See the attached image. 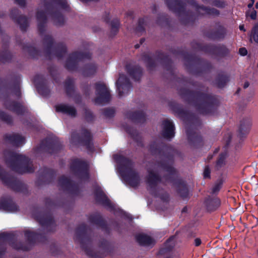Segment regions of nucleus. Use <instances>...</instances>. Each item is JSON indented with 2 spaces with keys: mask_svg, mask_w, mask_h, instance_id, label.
Masks as SVG:
<instances>
[{
  "mask_svg": "<svg viewBox=\"0 0 258 258\" xmlns=\"http://www.w3.org/2000/svg\"><path fill=\"white\" fill-rule=\"evenodd\" d=\"M136 238L137 241L141 245L149 246L155 243V240L153 238L144 234L137 235Z\"/></svg>",
  "mask_w": 258,
  "mask_h": 258,
  "instance_id": "12",
  "label": "nucleus"
},
{
  "mask_svg": "<svg viewBox=\"0 0 258 258\" xmlns=\"http://www.w3.org/2000/svg\"><path fill=\"white\" fill-rule=\"evenodd\" d=\"M112 30L116 31V30L119 26V23L117 20H115L111 22Z\"/></svg>",
  "mask_w": 258,
  "mask_h": 258,
  "instance_id": "37",
  "label": "nucleus"
},
{
  "mask_svg": "<svg viewBox=\"0 0 258 258\" xmlns=\"http://www.w3.org/2000/svg\"><path fill=\"white\" fill-rule=\"evenodd\" d=\"M126 69L129 74L136 80H138L141 76L142 71L139 67L127 66Z\"/></svg>",
  "mask_w": 258,
  "mask_h": 258,
  "instance_id": "17",
  "label": "nucleus"
},
{
  "mask_svg": "<svg viewBox=\"0 0 258 258\" xmlns=\"http://www.w3.org/2000/svg\"><path fill=\"white\" fill-rule=\"evenodd\" d=\"M253 4H254V3H251H251H250V4H249L248 5V7L249 8H251V7H252V6H253Z\"/></svg>",
  "mask_w": 258,
  "mask_h": 258,
  "instance_id": "49",
  "label": "nucleus"
},
{
  "mask_svg": "<svg viewBox=\"0 0 258 258\" xmlns=\"http://www.w3.org/2000/svg\"><path fill=\"white\" fill-rule=\"evenodd\" d=\"M257 67H258V63H257Z\"/></svg>",
  "mask_w": 258,
  "mask_h": 258,
  "instance_id": "62",
  "label": "nucleus"
},
{
  "mask_svg": "<svg viewBox=\"0 0 258 258\" xmlns=\"http://www.w3.org/2000/svg\"><path fill=\"white\" fill-rule=\"evenodd\" d=\"M239 29H240V30L245 31V29L244 28V26L243 25H240L239 26Z\"/></svg>",
  "mask_w": 258,
  "mask_h": 258,
  "instance_id": "48",
  "label": "nucleus"
},
{
  "mask_svg": "<svg viewBox=\"0 0 258 258\" xmlns=\"http://www.w3.org/2000/svg\"><path fill=\"white\" fill-rule=\"evenodd\" d=\"M91 135L87 130L83 131L82 133L81 137L76 133L72 135L71 138V142L73 144H76L80 142H87L91 140Z\"/></svg>",
  "mask_w": 258,
  "mask_h": 258,
  "instance_id": "8",
  "label": "nucleus"
},
{
  "mask_svg": "<svg viewBox=\"0 0 258 258\" xmlns=\"http://www.w3.org/2000/svg\"><path fill=\"white\" fill-rule=\"evenodd\" d=\"M250 40H253L255 43H258V23L256 24L251 30Z\"/></svg>",
  "mask_w": 258,
  "mask_h": 258,
  "instance_id": "22",
  "label": "nucleus"
},
{
  "mask_svg": "<svg viewBox=\"0 0 258 258\" xmlns=\"http://www.w3.org/2000/svg\"><path fill=\"white\" fill-rule=\"evenodd\" d=\"M193 9L198 11L201 15L209 14L213 16L219 15V12L215 9H208L203 7H198L197 5H194Z\"/></svg>",
  "mask_w": 258,
  "mask_h": 258,
  "instance_id": "14",
  "label": "nucleus"
},
{
  "mask_svg": "<svg viewBox=\"0 0 258 258\" xmlns=\"http://www.w3.org/2000/svg\"><path fill=\"white\" fill-rule=\"evenodd\" d=\"M118 162H122L123 166L120 169V173L124 179L131 186L135 187L140 182V178L136 171L133 168V163L126 158L119 157Z\"/></svg>",
  "mask_w": 258,
  "mask_h": 258,
  "instance_id": "2",
  "label": "nucleus"
},
{
  "mask_svg": "<svg viewBox=\"0 0 258 258\" xmlns=\"http://www.w3.org/2000/svg\"><path fill=\"white\" fill-rule=\"evenodd\" d=\"M36 18L38 22V28L41 33L45 30V23L46 22L45 13L43 9L38 10Z\"/></svg>",
  "mask_w": 258,
  "mask_h": 258,
  "instance_id": "11",
  "label": "nucleus"
},
{
  "mask_svg": "<svg viewBox=\"0 0 258 258\" xmlns=\"http://www.w3.org/2000/svg\"><path fill=\"white\" fill-rule=\"evenodd\" d=\"M53 44V41L51 36L49 35L45 36L43 41V45L46 51H49L51 50Z\"/></svg>",
  "mask_w": 258,
  "mask_h": 258,
  "instance_id": "19",
  "label": "nucleus"
},
{
  "mask_svg": "<svg viewBox=\"0 0 258 258\" xmlns=\"http://www.w3.org/2000/svg\"><path fill=\"white\" fill-rule=\"evenodd\" d=\"M53 19L54 23L57 25H61L64 21L63 18L61 15L54 16Z\"/></svg>",
  "mask_w": 258,
  "mask_h": 258,
  "instance_id": "30",
  "label": "nucleus"
},
{
  "mask_svg": "<svg viewBox=\"0 0 258 258\" xmlns=\"http://www.w3.org/2000/svg\"><path fill=\"white\" fill-rule=\"evenodd\" d=\"M18 23L20 24V28L22 30H25L28 25V21L26 17L21 16L18 20Z\"/></svg>",
  "mask_w": 258,
  "mask_h": 258,
  "instance_id": "27",
  "label": "nucleus"
},
{
  "mask_svg": "<svg viewBox=\"0 0 258 258\" xmlns=\"http://www.w3.org/2000/svg\"><path fill=\"white\" fill-rule=\"evenodd\" d=\"M225 83H226V82H225V81H224V82H223V83H221L220 82H217V85H218V86L219 87H220V88H221V87H223V86H224V85L225 84Z\"/></svg>",
  "mask_w": 258,
  "mask_h": 258,
  "instance_id": "43",
  "label": "nucleus"
},
{
  "mask_svg": "<svg viewBox=\"0 0 258 258\" xmlns=\"http://www.w3.org/2000/svg\"><path fill=\"white\" fill-rule=\"evenodd\" d=\"M0 177L3 181H5V179L3 177V171L1 169H0Z\"/></svg>",
  "mask_w": 258,
  "mask_h": 258,
  "instance_id": "46",
  "label": "nucleus"
},
{
  "mask_svg": "<svg viewBox=\"0 0 258 258\" xmlns=\"http://www.w3.org/2000/svg\"><path fill=\"white\" fill-rule=\"evenodd\" d=\"M73 81L72 80L69 79L67 82H66V89L68 90L69 87L71 88L72 85L73 84Z\"/></svg>",
  "mask_w": 258,
  "mask_h": 258,
  "instance_id": "39",
  "label": "nucleus"
},
{
  "mask_svg": "<svg viewBox=\"0 0 258 258\" xmlns=\"http://www.w3.org/2000/svg\"><path fill=\"white\" fill-rule=\"evenodd\" d=\"M162 134L167 139H170L174 136V127L172 123L169 120H165L163 122Z\"/></svg>",
  "mask_w": 258,
  "mask_h": 258,
  "instance_id": "10",
  "label": "nucleus"
},
{
  "mask_svg": "<svg viewBox=\"0 0 258 258\" xmlns=\"http://www.w3.org/2000/svg\"><path fill=\"white\" fill-rule=\"evenodd\" d=\"M166 2L169 8L178 14L181 17L188 16V11L190 8L189 5L185 6L180 4L177 0H166Z\"/></svg>",
  "mask_w": 258,
  "mask_h": 258,
  "instance_id": "5",
  "label": "nucleus"
},
{
  "mask_svg": "<svg viewBox=\"0 0 258 258\" xmlns=\"http://www.w3.org/2000/svg\"><path fill=\"white\" fill-rule=\"evenodd\" d=\"M177 190L180 196L183 198H186L188 196V190L184 183H180L177 185Z\"/></svg>",
  "mask_w": 258,
  "mask_h": 258,
  "instance_id": "20",
  "label": "nucleus"
},
{
  "mask_svg": "<svg viewBox=\"0 0 258 258\" xmlns=\"http://www.w3.org/2000/svg\"><path fill=\"white\" fill-rule=\"evenodd\" d=\"M105 114H106V115H109L107 111L105 112Z\"/></svg>",
  "mask_w": 258,
  "mask_h": 258,
  "instance_id": "58",
  "label": "nucleus"
},
{
  "mask_svg": "<svg viewBox=\"0 0 258 258\" xmlns=\"http://www.w3.org/2000/svg\"><path fill=\"white\" fill-rule=\"evenodd\" d=\"M136 47L137 48L138 47V46L137 45H136Z\"/></svg>",
  "mask_w": 258,
  "mask_h": 258,
  "instance_id": "60",
  "label": "nucleus"
},
{
  "mask_svg": "<svg viewBox=\"0 0 258 258\" xmlns=\"http://www.w3.org/2000/svg\"><path fill=\"white\" fill-rule=\"evenodd\" d=\"M25 236L30 243L35 239L37 237L35 233L30 231H26L25 233Z\"/></svg>",
  "mask_w": 258,
  "mask_h": 258,
  "instance_id": "29",
  "label": "nucleus"
},
{
  "mask_svg": "<svg viewBox=\"0 0 258 258\" xmlns=\"http://www.w3.org/2000/svg\"><path fill=\"white\" fill-rule=\"evenodd\" d=\"M214 5L218 7H223L224 6V4L223 2H215Z\"/></svg>",
  "mask_w": 258,
  "mask_h": 258,
  "instance_id": "40",
  "label": "nucleus"
},
{
  "mask_svg": "<svg viewBox=\"0 0 258 258\" xmlns=\"http://www.w3.org/2000/svg\"><path fill=\"white\" fill-rule=\"evenodd\" d=\"M173 247V244L172 243L171 244V245H170V248L169 249H170L171 248H172Z\"/></svg>",
  "mask_w": 258,
  "mask_h": 258,
  "instance_id": "53",
  "label": "nucleus"
},
{
  "mask_svg": "<svg viewBox=\"0 0 258 258\" xmlns=\"http://www.w3.org/2000/svg\"><path fill=\"white\" fill-rule=\"evenodd\" d=\"M56 53H57V55L59 57L60 56H59V54L58 50H57Z\"/></svg>",
  "mask_w": 258,
  "mask_h": 258,
  "instance_id": "55",
  "label": "nucleus"
},
{
  "mask_svg": "<svg viewBox=\"0 0 258 258\" xmlns=\"http://www.w3.org/2000/svg\"><path fill=\"white\" fill-rule=\"evenodd\" d=\"M195 245L196 246H199L201 244V240L199 238H196L195 240Z\"/></svg>",
  "mask_w": 258,
  "mask_h": 258,
  "instance_id": "42",
  "label": "nucleus"
},
{
  "mask_svg": "<svg viewBox=\"0 0 258 258\" xmlns=\"http://www.w3.org/2000/svg\"><path fill=\"white\" fill-rule=\"evenodd\" d=\"M164 168L165 171L167 172V173L170 175H173L176 172V171L174 169V168L171 166H168L167 167H165Z\"/></svg>",
  "mask_w": 258,
  "mask_h": 258,
  "instance_id": "33",
  "label": "nucleus"
},
{
  "mask_svg": "<svg viewBox=\"0 0 258 258\" xmlns=\"http://www.w3.org/2000/svg\"><path fill=\"white\" fill-rule=\"evenodd\" d=\"M6 138L10 143L17 146L23 144L24 142V139L18 134L7 135Z\"/></svg>",
  "mask_w": 258,
  "mask_h": 258,
  "instance_id": "15",
  "label": "nucleus"
},
{
  "mask_svg": "<svg viewBox=\"0 0 258 258\" xmlns=\"http://www.w3.org/2000/svg\"><path fill=\"white\" fill-rule=\"evenodd\" d=\"M7 107L18 114L22 113L24 111L23 107L19 104L13 103V104L10 106L7 105Z\"/></svg>",
  "mask_w": 258,
  "mask_h": 258,
  "instance_id": "21",
  "label": "nucleus"
},
{
  "mask_svg": "<svg viewBox=\"0 0 258 258\" xmlns=\"http://www.w3.org/2000/svg\"><path fill=\"white\" fill-rule=\"evenodd\" d=\"M171 241V240H169L168 241V243H170Z\"/></svg>",
  "mask_w": 258,
  "mask_h": 258,
  "instance_id": "59",
  "label": "nucleus"
},
{
  "mask_svg": "<svg viewBox=\"0 0 258 258\" xmlns=\"http://www.w3.org/2000/svg\"><path fill=\"white\" fill-rule=\"evenodd\" d=\"M95 88L96 97L95 102L96 104H104L110 100V96L109 91L103 83H96Z\"/></svg>",
  "mask_w": 258,
  "mask_h": 258,
  "instance_id": "4",
  "label": "nucleus"
},
{
  "mask_svg": "<svg viewBox=\"0 0 258 258\" xmlns=\"http://www.w3.org/2000/svg\"><path fill=\"white\" fill-rule=\"evenodd\" d=\"M188 139L194 144L200 143L202 141L201 136L195 133L191 135L188 134Z\"/></svg>",
  "mask_w": 258,
  "mask_h": 258,
  "instance_id": "24",
  "label": "nucleus"
},
{
  "mask_svg": "<svg viewBox=\"0 0 258 258\" xmlns=\"http://www.w3.org/2000/svg\"><path fill=\"white\" fill-rule=\"evenodd\" d=\"M67 7V5L66 4H64L62 6L63 8H66Z\"/></svg>",
  "mask_w": 258,
  "mask_h": 258,
  "instance_id": "51",
  "label": "nucleus"
},
{
  "mask_svg": "<svg viewBox=\"0 0 258 258\" xmlns=\"http://www.w3.org/2000/svg\"><path fill=\"white\" fill-rule=\"evenodd\" d=\"M116 84L120 96H122L124 94L127 93L131 87L128 79L123 74L119 75V77L116 82Z\"/></svg>",
  "mask_w": 258,
  "mask_h": 258,
  "instance_id": "6",
  "label": "nucleus"
},
{
  "mask_svg": "<svg viewBox=\"0 0 258 258\" xmlns=\"http://www.w3.org/2000/svg\"><path fill=\"white\" fill-rule=\"evenodd\" d=\"M250 125L251 122L248 119H243L240 121L239 133L241 137L248 133Z\"/></svg>",
  "mask_w": 258,
  "mask_h": 258,
  "instance_id": "13",
  "label": "nucleus"
},
{
  "mask_svg": "<svg viewBox=\"0 0 258 258\" xmlns=\"http://www.w3.org/2000/svg\"><path fill=\"white\" fill-rule=\"evenodd\" d=\"M145 181L150 192L153 194H156V190L158 189V184L161 182V178L156 173L154 167L148 169V174Z\"/></svg>",
  "mask_w": 258,
  "mask_h": 258,
  "instance_id": "3",
  "label": "nucleus"
},
{
  "mask_svg": "<svg viewBox=\"0 0 258 258\" xmlns=\"http://www.w3.org/2000/svg\"><path fill=\"white\" fill-rule=\"evenodd\" d=\"M67 179H61L60 180V182L62 184H63L64 183V181L63 180H67Z\"/></svg>",
  "mask_w": 258,
  "mask_h": 258,
  "instance_id": "50",
  "label": "nucleus"
},
{
  "mask_svg": "<svg viewBox=\"0 0 258 258\" xmlns=\"http://www.w3.org/2000/svg\"><path fill=\"white\" fill-rule=\"evenodd\" d=\"M55 110L57 112H61L71 116H75L76 114L75 108L72 106L67 104H61L56 105Z\"/></svg>",
  "mask_w": 258,
  "mask_h": 258,
  "instance_id": "9",
  "label": "nucleus"
},
{
  "mask_svg": "<svg viewBox=\"0 0 258 258\" xmlns=\"http://www.w3.org/2000/svg\"><path fill=\"white\" fill-rule=\"evenodd\" d=\"M207 209L212 211L216 210L220 205V200L217 198L208 199L206 202Z\"/></svg>",
  "mask_w": 258,
  "mask_h": 258,
  "instance_id": "16",
  "label": "nucleus"
},
{
  "mask_svg": "<svg viewBox=\"0 0 258 258\" xmlns=\"http://www.w3.org/2000/svg\"><path fill=\"white\" fill-rule=\"evenodd\" d=\"M247 17H249L252 20H255L256 18V12L253 9H249L246 13Z\"/></svg>",
  "mask_w": 258,
  "mask_h": 258,
  "instance_id": "31",
  "label": "nucleus"
},
{
  "mask_svg": "<svg viewBox=\"0 0 258 258\" xmlns=\"http://www.w3.org/2000/svg\"><path fill=\"white\" fill-rule=\"evenodd\" d=\"M96 67L94 64H90L86 67L83 73L85 76H90L94 74L96 72Z\"/></svg>",
  "mask_w": 258,
  "mask_h": 258,
  "instance_id": "23",
  "label": "nucleus"
},
{
  "mask_svg": "<svg viewBox=\"0 0 258 258\" xmlns=\"http://www.w3.org/2000/svg\"><path fill=\"white\" fill-rule=\"evenodd\" d=\"M0 118L6 120L8 122H10L11 121V118L2 111H0Z\"/></svg>",
  "mask_w": 258,
  "mask_h": 258,
  "instance_id": "32",
  "label": "nucleus"
},
{
  "mask_svg": "<svg viewBox=\"0 0 258 258\" xmlns=\"http://www.w3.org/2000/svg\"><path fill=\"white\" fill-rule=\"evenodd\" d=\"M16 1L21 6H23L24 4V0H16Z\"/></svg>",
  "mask_w": 258,
  "mask_h": 258,
  "instance_id": "44",
  "label": "nucleus"
},
{
  "mask_svg": "<svg viewBox=\"0 0 258 258\" xmlns=\"http://www.w3.org/2000/svg\"><path fill=\"white\" fill-rule=\"evenodd\" d=\"M251 3H254V0H251Z\"/></svg>",
  "mask_w": 258,
  "mask_h": 258,
  "instance_id": "57",
  "label": "nucleus"
},
{
  "mask_svg": "<svg viewBox=\"0 0 258 258\" xmlns=\"http://www.w3.org/2000/svg\"><path fill=\"white\" fill-rule=\"evenodd\" d=\"M81 246H82V248L86 251L87 254L88 255H91V253H90V252L89 251H88V250L87 249V248L86 247V246H85L84 243L83 242H82L81 243Z\"/></svg>",
  "mask_w": 258,
  "mask_h": 258,
  "instance_id": "41",
  "label": "nucleus"
},
{
  "mask_svg": "<svg viewBox=\"0 0 258 258\" xmlns=\"http://www.w3.org/2000/svg\"><path fill=\"white\" fill-rule=\"evenodd\" d=\"M39 222L43 225H48L51 224L52 223L51 219H40L38 220Z\"/></svg>",
  "mask_w": 258,
  "mask_h": 258,
  "instance_id": "35",
  "label": "nucleus"
},
{
  "mask_svg": "<svg viewBox=\"0 0 258 258\" xmlns=\"http://www.w3.org/2000/svg\"><path fill=\"white\" fill-rule=\"evenodd\" d=\"M255 7L256 8V9H258V3H256L255 5Z\"/></svg>",
  "mask_w": 258,
  "mask_h": 258,
  "instance_id": "54",
  "label": "nucleus"
},
{
  "mask_svg": "<svg viewBox=\"0 0 258 258\" xmlns=\"http://www.w3.org/2000/svg\"><path fill=\"white\" fill-rule=\"evenodd\" d=\"M97 201L104 205L109 204V200L101 190L98 189L96 192Z\"/></svg>",
  "mask_w": 258,
  "mask_h": 258,
  "instance_id": "18",
  "label": "nucleus"
},
{
  "mask_svg": "<svg viewBox=\"0 0 258 258\" xmlns=\"http://www.w3.org/2000/svg\"><path fill=\"white\" fill-rule=\"evenodd\" d=\"M118 156V155H115V156H114V158H115L116 160H117V157Z\"/></svg>",
  "mask_w": 258,
  "mask_h": 258,
  "instance_id": "56",
  "label": "nucleus"
},
{
  "mask_svg": "<svg viewBox=\"0 0 258 258\" xmlns=\"http://www.w3.org/2000/svg\"><path fill=\"white\" fill-rule=\"evenodd\" d=\"M6 157L8 165L18 173L23 174L33 171L32 165L25 156L17 153H11L6 155Z\"/></svg>",
  "mask_w": 258,
  "mask_h": 258,
  "instance_id": "1",
  "label": "nucleus"
},
{
  "mask_svg": "<svg viewBox=\"0 0 258 258\" xmlns=\"http://www.w3.org/2000/svg\"><path fill=\"white\" fill-rule=\"evenodd\" d=\"M130 117L135 120L141 122L144 118L143 112H134L130 115Z\"/></svg>",
  "mask_w": 258,
  "mask_h": 258,
  "instance_id": "25",
  "label": "nucleus"
},
{
  "mask_svg": "<svg viewBox=\"0 0 258 258\" xmlns=\"http://www.w3.org/2000/svg\"><path fill=\"white\" fill-rule=\"evenodd\" d=\"M15 12H17V11L16 10H14Z\"/></svg>",
  "mask_w": 258,
  "mask_h": 258,
  "instance_id": "61",
  "label": "nucleus"
},
{
  "mask_svg": "<svg viewBox=\"0 0 258 258\" xmlns=\"http://www.w3.org/2000/svg\"><path fill=\"white\" fill-rule=\"evenodd\" d=\"M211 171L208 166H206L204 171V177L205 178H209L210 177Z\"/></svg>",
  "mask_w": 258,
  "mask_h": 258,
  "instance_id": "34",
  "label": "nucleus"
},
{
  "mask_svg": "<svg viewBox=\"0 0 258 258\" xmlns=\"http://www.w3.org/2000/svg\"><path fill=\"white\" fill-rule=\"evenodd\" d=\"M3 253H4V251H2V252H0V258L2 257Z\"/></svg>",
  "mask_w": 258,
  "mask_h": 258,
  "instance_id": "52",
  "label": "nucleus"
},
{
  "mask_svg": "<svg viewBox=\"0 0 258 258\" xmlns=\"http://www.w3.org/2000/svg\"><path fill=\"white\" fill-rule=\"evenodd\" d=\"M226 156L227 154L226 153H222L220 155V157L216 163V167L217 168H219L224 165L225 163V159Z\"/></svg>",
  "mask_w": 258,
  "mask_h": 258,
  "instance_id": "26",
  "label": "nucleus"
},
{
  "mask_svg": "<svg viewBox=\"0 0 258 258\" xmlns=\"http://www.w3.org/2000/svg\"><path fill=\"white\" fill-rule=\"evenodd\" d=\"M223 184V180L222 179H219L216 182L215 185L212 188V191L213 194L217 192L220 189Z\"/></svg>",
  "mask_w": 258,
  "mask_h": 258,
  "instance_id": "28",
  "label": "nucleus"
},
{
  "mask_svg": "<svg viewBox=\"0 0 258 258\" xmlns=\"http://www.w3.org/2000/svg\"><path fill=\"white\" fill-rule=\"evenodd\" d=\"M3 209L6 211H11V212L15 211L17 210V207L15 206H13L11 208H9L8 207H6V206H5L4 205L1 206L0 209Z\"/></svg>",
  "mask_w": 258,
  "mask_h": 258,
  "instance_id": "36",
  "label": "nucleus"
},
{
  "mask_svg": "<svg viewBox=\"0 0 258 258\" xmlns=\"http://www.w3.org/2000/svg\"><path fill=\"white\" fill-rule=\"evenodd\" d=\"M66 52V48L65 47H63L61 49V50H60V53L62 55L63 54H64Z\"/></svg>",
  "mask_w": 258,
  "mask_h": 258,
  "instance_id": "45",
  "label": "nucleus"
},
{
  "mask_svg": "<svg viewBox=\"0 0 258 258\" xmlns=\"http://www.w3.org/2000/svg\"><path fill=\"white\" fill-rule=\"evenodd\" d=\"M239 52L242 55H245L247 51L245 48H240L239 50Z\"/></svg>",
  "mask_w": 258,
  "mask_h": 258,
  "instance_id": "38",
  "label": "nucleus"
},
{
  "mask_svg": "<svg viewBox=\"0 0 258 258\" xmlns=\"http://www.w3.org/2000/svg\"><path fill=\"white\" fill-rule=\"evenodd\" d=\"M249 83L248 82H245L244 83L243 87L244 88H247L249 86Z\"/></svg>",
  "mask_w": 258,
  "mask_h": 258,
  "instance_id": "47",
  "label": "nucleus"
},
{
  "mask_svg": "<svg viewBox=\"0 0 258 258\" xmlns=\"http://www.w3.org/2000/svg\"><path fill=\"white\" fill-rule=\"evenodd\" d=\"M84 55L81 53L75 52L70 55L66 62V67L70 71H74L77 68L78 62L83 58Z\"/></svg>",
  "mask_w": 258,
  "mask_h": 258,
  "instance_id": "7",
  "label": "nucleus"
}]
</instances>
